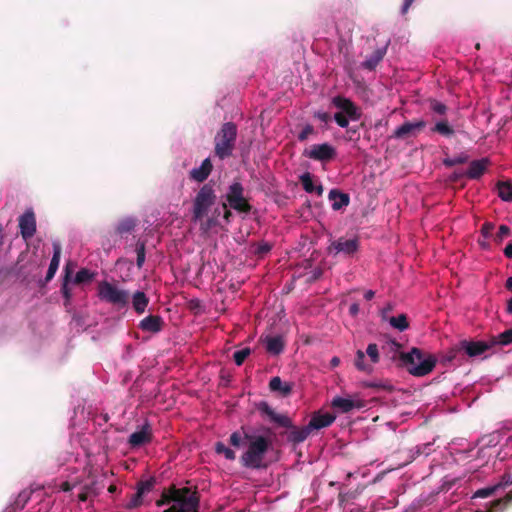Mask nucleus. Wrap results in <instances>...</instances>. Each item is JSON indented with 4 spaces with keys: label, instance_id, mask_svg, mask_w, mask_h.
Segmentation results:
<instances>
[{
    "label": "nucleus",
    "instance_id": "nucleus-2",
    "mask_svg": "<svg viewBox=\"0 0 512 512\" xmlns=\"http://www.w3.org/2000/svg\"><path fill=\"white\" fill-rule=\"evenodd\" d=\"M256 409L264 419L280 427L290 429V432L287 434V440L293 445L304 442L312 432L308 425L301 428L295 427L287 415L278 414L266 401L257 403Z\"/></svg>",
    "mask_w": 512,
    "mask_h": 512
},
{
    "label": "nucleus",
    "instance_id": "nucleus-48",
    "mask_svg": "<svg viewBox=\"0 0 512 512\" xmlns=\"http://www.w3.org/2000/svg\"><path fill=\"white\" fill-rule=\"evenodd\" d=\"M510 235V228L507 225H501L498 232L494 236V241L501 244L502 241Z\"/></svg>",
    "mask_w": 512,
    "mask_h": 512
},
{
    "label": "nucleus",
    "instance_id": "nucleus-14",
    "mask_svg": "<svg viewBox=\"0 0 512 512\" xmlns=\"http://www.w3.org/2000/svg\"><path fill=\"white\" fill-rule=\"evenodd\" d=\"M425 127L426 122L424 120L405 122L394 131L393 137L397 139H405L411 136H416L417 133L422 131Z\"/></svg>",
    "mask_w": 512,
    "mask_h": 512
},
{
    "label": "nucleus",
    "instance_id": "nucleus-42",
    "mask_svg": "<svg viewBox=\"0 0 512 512\" xmlns=\"http://www.w3.org/2000/svg\"><path fill=\"white\" fill-rule=\"evenodd\" d=\"M250 354L251 349L249 347H245L234 352L233 360L237 366H241Z\"/></svg>",
    "mask_w": 512,
    "mask_h": 512
},
{
    "label": "nucleus",
    "instance_id": "nucleus-12",
    "mask_svg": "<svg viewBox=\"0 0 512 512\" xmlns=\"http://www.w3.org/2000/svg\"><path fill=\"white\" fill-rule=\"evenodd\" d=\"M359 249V241L357 238L353 239H345L339 238L328 246V252L330 254L337 255L338 253H343L345 255L351 256Z\"/></svg>",
    "mask_w": 512,
    "mask_h": 512
},
{
    "label": "nucleus",
    "instance_id": "nucleus-31",
    "mask_svg": "<svg viewBox=\"0 0 512 512\" xmlns=\"http://www.w3.org/2000/svg\"><path fill=\"white\" fill-rule=\"evenodd\" d=\"M498 196L506 202L512 201V184L509 181H499L497 183Z\"/></svg>",
    "mask_w": 512,
    "mask_h": 512
},
{
    "label": "nucleus",
    "instance_id": "nucleus-63",
    "mask_svg": "<svg viewBox=\"0 0 512 512\" xmlns=\"http://www.w3.org/2000/svg\"><path fill=\"white\" fill-rule=\"evenodd\" d=\"M505 287L512 292V277H509L506 280Z\"/></svg>",
    "mask_w": 512,
    "mask_h": 512
},
{
    "label": "nucleus",
    "instance_id": "nucleus-28",
    "mask_svg": "<svg viewBox=\"0 0 512 512\" xmlns=\"http://www.w3.org/2000/svg\"><path fill=\"white\" fill-rule=\"evenodd\" d=\"M400 349L401 345L396 340L390 338L386 339L381 346L382 352L390 359H395L397 355L400 356Z\"/></svg>",
    "mask_w": 512,
    "mask_h": 512
},
{
    "label": "nucleus",
    "instance_id": "nucleus-17",
    "mask_svg": "<svg viewBox=\"0 0 512 512\" xmlns=\"http://www.w3.org/2000/svg\"><path fill=\"white\" fill-rule=\"evenodd\" d=\"M164 325L165 323L161 316L148 315L139 322L138 326L143 332L156 334L162 331Z\"/></svg>",
    "mask_w": 512,
    "mask_h": 512
},
{
    "label": "nucleus",
    "instance_id": "nucleus-41",
    "mask_svg": "<svg viewBox=\"0 0 512 512\" xmlns=\"http://www.w3.org/2000/svg\"><path fill=\"white\" fill-rule=\"evenodd\" d=\"M429 107H430L431 111H433L435 114L440 115V116L445 115L448 111L447 105H445L444 103H442L436 99L429 100Z\"/></svg>",
    "mask_w": 512,
    "mask_h": 512
},
{
    "label": "nucleus",
    "instance_id": "nucleus-64",
    "mask_svg": "<svg viewBox=\"0 0 512 512\" xmlns=\"http://www.w3.org/2000/svg\"><path fill=\"white\" fill-rule=\"evenodd\" d=\"M506 310L509 314H512V298L508 300Z\"/></svg>",
    "mask_w": 512,
    "mask_h": 512
},
{
    "label": "nucleus",
    "instance_id": "nucleus-57",
    "mask_svg": "<svg viewBox=\"0 0 512 512\" xmlns=\"http://www.w3.org/2000/svg\"><path fill=\"white\" fill-rule=\"evenodd\" d=\"M360 311V306L358 303H353L349 307V314L353 317H356Z\"/></svg>",
    "mask_w": 512,
    "mask_h": 512
},
{
    "label": "nucleus",
    "instance_id": "nucleus-44",
    "mask_svg": "<svg viewBox=\"0 0 512 512\" xmlns=\"http://www.w3.org/2000/svg\"><path fill=\"white\" fill-rule=\"evenodd\" d=\"M300 182L303 186V189L308 193H313L315 190V185L313 183L312 176L309 172L304 173L300 177Z\"/></svg>",
    "mask_w": 512,
    "mask_h": 512
},
{
    "label": "nucleus",
    "instance_id": "nucleus-49",
    "mask_svg": "<svg viewBox=\"0 0 512 512\" xmlns=\"http://www.w3.org/2000/svg\"><path fill=\"white\" fill-rule=\"evenodd\" d=\"M495 485L499 490L512 485V474L506 471Z\"/></svg>",
    "mask_w": 512,
    "mask_h": 512
},
{
    "label": "nucleus",
    "instance_id": "nucleus-43",
    "mask_svg": "<svg viewBox=\"0 0 512 512\" xmlns=\"http://www.w3.org/2000/svg\"><path fill=\"white\" fill-rule=\"evenodd\" d=\"M497 491H499V489L494 484L492 486L478 489L474 493L473 498H487V497H490V496H493L494 494H496Z\"/></svg>",
    "mask_w": 512,
    "mask_h": 512
},
{
    "label": "nucleus",
    "instance_id": "nucleus-1",
    "mask_svg": "<svg viewBox=\"0 0 512 512\" xmlns=\"http://www.w3.org/2000/svg\"><path fill=\"white\" fill-rule=\"evenodd\" d=\"M216 201L217 195L212 182L203 184L192 201L191 220L199 223V229L203 234H208L212 228L219 225L218 218L221 214L219 207L215 208L209 216V211Z\"/></svg>",
    "mask_w": 512,
    "mask_h": 512
},
{
    "label": "nucleus",
    "instance_id": "nucleus-4",
    "mask_svg": "<svg viewBox=\"0 0 512 512\" xmlns=\"http://www.w3.org/2000/svg\"><path fill=\"white\" fill-rule=\"evenodd\" d=\"M245 439L249 444L240 457L242 466L250 469L262 468L264 457L272 444L271 439L263 435L250 434H245Z\"/></svg>",
    "mask_w": 512,
    "mask_h": 512
},
{
    "label": "nucleus",
    "instance_id": "nucleus-15",
    "mask_svg": "<svg viewBox=\"0 0 512 512\" xmlns=\"http://www.w3.org/2000/svg\"><path fill=\"white\" fill-rule=\"evenodd\" d=\"M152 441V429L148 423H145L140 430L133 432L128 439V444L132 448H138Z\"/></svg>",
    "mask_w": 512,
    "mask_h": 512
},
{
    "label": "nucleus",
    "instance_id": "nucleus-8",
    "mask_svg": "<svg viewBox=\"0 0 512 512\" xmlns=\"http://www.w3.org/2000/svg\"><path fill=\"white\" fill-rule=\"evenodd\" d=\"M332 104L341 110L334 114L335 122L341 127L346 128L349 125V119L357 121L361 117V111L349 98L343 96H335L332 99Z\"/></svg>",
    "mask_w": 512,
    "mask_h": 512
},
{
    "label": "nucleus",
    "instance_id": "nucleus-20",
    "mask_svg": "<svg viewBox=\"0 0 512 512\" xmlns=\"http://www.w3.org/2000/svg\"><path fill=\"white\" fill-rule=\"evenodd\" d=\"M490 161L488 158H482L480 160H473L469 164V168L465 175L469 179H479L486 171Z\"/></svg>",
    "mask_w": 512,
    "mask_h": 512
},
{
    "label": "nucleus",
    "instance_id": "nucleus-21",
    "mask_svg": "<svg viewBox=\"0 0 512 512\" xmlns=\"http://www.w3.org/2000/svg\"><path fill=\"white\" fill-rule=\"evenodd\" d=\"M328 198L333 202L332 209L335 211L341 210L342 208L348 206L350 203L349 195L339 191L338 189L330 190Z\"/></svg>",
    "mask_w": 512,
    "mask_h": 512
},
{
    "label": "nucleus",
    "instance_id": "nucleus-56",
    "mask_svg": "<svg viewBox=\"0 0 512 512\" xmlns=\"http://www.w3.org/2000/svg\"><path fill=\"white\" fill-rule=\"evenodd\" d=\"M222 209H223V218L224 220L226 221V223H229L230 222V219L232 217V212L231 210L228 208V204L223 202L222 205H221Z\"/></svg>",
    "mask_w": 512,
    "mask_h": 512
},
{
    "label": "nucleus",
    "instance_id": "nucleus-40",
    "mask_svg": "<svg viewBox=\"0 0 512 512\" xmlns=\"http://www.w3.org/2000/svg\"><path fill=\"white\" fill-rule=\"evenodd\" d=\"M135 252L137 254L136 265L139 269H141L145 262L146 250L144 242H137Z\"/></svg>",
    "mask_w": 512,
    "mask_h": 512
},
{
    "label": "nucleus",
    "instance_id": "nucleus-55",
    "mask_svg": "<svg viewBox=\"0 0 512 512\" xmlns=\"http://www.w3.org/2000/svg\"><path fill=\"white\" fill-rule=\"evenodd\" d=\"M314 118H317L321 122L328 123L331 120V116L328 112L317 111L314 113Z\"/></svg>",
    "mask_w": 512,
    "mask_h": 512
},
{
    "label": "nucleus",
    "instance_id": "nucleus-27",
    "mask_svg": "<svg viewBox=\"0 0 512 512\" xmlns=\"http://www.w3.org/2000/svg\"><path fill=\"white\" fill-rule=\"evenodd\" d=\"M149 304V298L142 291H136L132 297V306L137 314L145 312Z\"/></svg>",
    "mask_w": 512,
    "mask_h": 512
},
{
    "label": "nucleus",
    "instance_id": "nucleus-34",
    "mask_svg": "<svg viewBox=\"0 0 512 512\" xmlns=\"http://www.w3.org/2000/svg\"><path fill=\"white\" fill-rule=\"evenodd\" d=\"M469 156L466 153H461L453 158L446 157L443 159V165L447 168H451L455 165L464 164L468 162Z\"/></svg>",
    "mask_w": 512,
    "mask_h": 512
},
{
    "label": "nucleus",
    "instance_id": "nucleus-18",
    "mask_svg": "<svg viewBox=\"0 0 512 512\" xmlns=\"http://www.w3.org/2000/svg\"><path fill=\"white\" fill-rule=\"evenodd\" d=\"M336 419V416L331 413H315L311 417L308 426L313 430H319L322 428L329 427Z\"/></svg>",
    "mask_w": 512,
    "mask_h": 512
},
{
    "label": "nucleus",
    "instance_id": "nucleus-54",
    "mask_svg": "<svg viewBox=\"0 0 512 512\" xmlns=\"http://www.w3.org/2000/svg\"><path fill=\"white\" fill-rule=\"evenodd\" d=\"M229 441H230V444L233 445L234 447H240L241 442H242L241 435L238 432H233L230 435Z\"/></svg>",
    "mask_w": 512,
    "mask_h": 512
},
{
    "label": "nucleus",
    "instance_id": "nucleus-13",
    "mask_svg": "<svg viewBox=\"0 0 512 512\" xmlns=\"http://www.w3.org/2000/svg\"><path fill=\"white\" fill-rule=\"evenodd\" d=\"M492 348L491 340L488 341H472V340H461L460 349L463 350V355L470 358H474L482 355L486 351Z\"/></svg>",
    "mask_w": 512,
    "mask_h": 512
},
{
    "label": "nucleus",
    "instance_id": "nucleus-37",
    "mask_svg": "<svg viewBox=\"0 0 512 512\" xmlns=\"http://www.w3.org/2000/svg\"><path fill=\"white\" fill-rule=\"evenodd\" d=\"M390 324L392 327L398 329L399 331H404L409 327V323L405 314L391 317Z\"/></svg>",
    "mask_w": 512,
    "mask_h": 512
},
{
    "label": "nucleus",
    "instance_id": "nucleus-51",
    "mask_svg": "<svg viewBox=\"0 0 512 512\" xmlns=\"http://www.w3.org/2000/svg\"><path fill=\"white\" fill-rule=\"evenodd\" d=\"M494 230V224L491 222H485L481 227V234L483 237L488 238L492 235V231Z\"/></svg>",
    "mask_w": 512,
    "mask_h": 512
},
{
    "label": "nucleus",
    "instance_id": "nucleus-50",
    "mask_svg": "<svg viewBox=\"0 0 512 512\" xmlns=\"http://www.w3.org/2000/svg\"><path fill=\"white\" fill-rule=\"evenodd\" d=\"M142 498H143V496L138 491H136V493L132 495V497L126 507L128 509H135V508L140 507L143 503Z\"/></svg>",
    "mask_w": 512,
    "mask_h": 512
},
{
    "label": "nucleus",
    "instance_id": "nucleus-45",
    "mask_svg": "<svg viewBox=\"0 0 512 512\" xmlns=\"http://www.w3.org/2000/svg\"><path fill=\"white\" fill-rule=\"evenodd\" d=\"M366 354L370 358V361L372 364H376L379 362L380 356H379V348H378L377 344L370 343L367 346Z\"/></svg>",
    "mask_w": 512,
    "mask_h": 512
},
{
    "label": "nucleus",
    "instance_id": "nucleus-32",
    "mask_svg": "<svg viewBox=\"0 0 512 512\" xmlns=\"http://www.w3.org/2000/svg\"><path fill=\"white\" fill-rule=\"evenodd\" d=\"M490 340L492 347L496 345L506 346L512 343V333L510 329H507L504 332L498 334L497 336L491 337Z\"/></svg>",
    "mask_w": 512,
    "mask_h": 512
},
{
    "label": "nucleus",
    "instance_id": "nucleus-10",
    "mask_svg": "<svg viewBox=\"0 0 512 512\" xmlns=\"http://www.w3.org/2000/svg\"><path fill=\"white\" fill-rule=\"evenodd\" d=\"M303 155L315 161L329 162L336 157L337 152L331 144L322 143L312 145Z\"/></svg>",
    "mask_w": 512,
    "mask_h": 512
},
{
    "label": "nucleus",
    "instance_id": "nucleus-58",
    "mask_svg": "<svg viewBox=\"0 0 512 512\" xmlns=\"http://www.w3.org/2000/svg\"><path fill=\"white\" fill-rule=\"evenodd\" d=\"M413 2H414V0H404L403 6H402V9H401V13L403 15L408 12V10L411 7Z\"/></svg>",
    "mask_w": 512,
    "mask_h": 512
},
{
    "label": "nucleus",
    "instance_id": "nucleus-52",
    "mask_svg": "<svg viewBox=\"0 0 512 512\" xmlns=\"http://www.w3.org/2000/svg\"><path fill=\"white\" fill-rule=\"evenodd\" d=\"M68 278H69V273L68 271L66 272V276H65V280H64V283L62 285V293H63V296L65 298V300L68 302L71 298V290L70 288L68 287Z\"/></svg>",
    "mask_w": 512,
    "mask_h": 512
},
{
    "label": "nucleus",
    "instance_id": "nucleus-53",
    "mask_svg": "<svg viewBox=\"0 0 512 512\" xmlns=\"http://www.w3.org/2000/svg\"><path fill=\"white\" fill-rule=\"evenodd\" d=\"M272 249V246L267 242H261L257 245L255 252L258 255H264Z\"/></svg>",
    "mask_w": 512,
    "mask_h": 512
},
{
    "label": "nucleus",
    "instance_id": "nucleus-47",
    "mask_svg": "<svg viewBox=\"0 0 512 512\" xmlns=\"http://www.w3.org/2000/svg\"><path fill=\"white\" fill-rule=\"evenodd\" d=\"M315 129L311 124H307L303 127L301 132L298 134L297 139L300 142L306 141L311 135L315 134Z\"/></svg>",
    "mask_w": 512,
    "mask_h": 512
},
{
    "label": "nucleus",
    "instance_id": "nucleus-38",
    "mask_svg": "<svg viewBox=\"0 0 512 512\" xmlns=\"http://www.w3.org/2000/svg\"><path fill=\"white\" fill-rule=\"evenodd\" d=\"M215 451L218 454H223L227 460L233 461L236 459L235 452L227 447L223 442H216L215 443Z\"/></svg>",
    "mask_w": 512,
    "mask_h": 512
},
{
    "label": "nucleus",
    "instance_id": "nucleus-30",
    "mask_svg": "<svg viewBox=\"0 0 512 512\" xmlns=\"http://www.w3.org/2000/svg\"><path fill=\"white\" fill-rule=\"evenodd\" d=\"M431 131L445 137H451L454 135V129L446 119L436 122Z\"/></svg>",
    "mask_w": 512,
    "mask_h": 512
},
{
    "label": "nucleus",
    "instance_id": "nucleus-11",
    "mask_svg": "<svg viewBox=\"0 0 512 512\" xmlns=\"http://www.w3.org/2000/svg\"><path fill=\"white\" fill-rule=\"evenodd\" d=\"M331 406L341 413H349L354 409H363L366 407V401L354 395L350 398L334 397Z\"/></svg>",
    "mask_w": 512,
    "mask_h": 512
},
{
    "label": "nucleus",
    "instance_id": "nucleus-26",
    "mask_svg": "<svg viewBox=\"0 0 512 512\" xmlns=\"http://www.w3.org/2000/svg\"><path fill=\"white\" fill-rule=\"evenodd\" d=\"M284 340L281 336H269L266 338V351L272 355H279L284 350Z\"/></svg>",
    "mask_w": 512,
    "mask_h": 512
},
{
    "label": "nucleus",
    "instance_id": "nucleus-29",
    "mask_svg": "<svg viewBox=\"0 0 512 512\" xmlns=\"http://www.w3.org/2000/svg\"><path fill=\"white\" fill-rule=\"evenodd\" d=\"M512 502V491L508 492L505 497L493 500L489 504V508L485 511L476 512H493L495 510H505L506 507Z\"/></svg>",
    "mask_w": 512,
    "mask_h": 512
},
{
    "label": "nucleus",
    "instance_id": "nucleus-5",
    "mask_svg": "<svg viewBox=\"0 0 512 512\" xmlns=\"http://www.w3.org/2000/svg\"><path fill=\"white\" fill-rule=\"evenodd\" d=\"M172 500L173 504L163 512H199L200 496L196 490L172 485Z\"/></svg>",
    "mask_w": 512,
    "mask_h": 512
},
{
    "label": "nucleus",
    "instance_id": "nucleus-22",
    "mask_svg": "<svg viewBox=\"0 0 512 512\" xmlns=\"http://www.w3.org/2000/svg\"><path fill=\"white\" fill-rule=\"evenodd\" d=\"M464 360L463 350L460 349V341L451 347L441 358V362L443 364L456 362L457 365H461Z\"/></svg>",
    "mask_w": 512,
    "mask_h": 512
},
{
    "label": "nucleus",
    "instance_id": "nucleus-25",
    "mask_svg": "<svg viewBox=\"0 0 512 512\" xmlns=\"http://www.w3.org/2000/svg\"><path fill=\"white\" fill-rule=\"evenodd\" d=\"M386 54L385 48L376 49L371 56H369L364 62L361 63L362 68L372 71L382 61Z\"/></svg>",
    "mask_w": 512,
    "mask_h": 512
},
{
    "label": "nucleus",
    "instance_id": "nucleus-9",
    "mask_svg": "<svg viewBox=\"0 0 512 512\" xmlns=\"http://www.w3.org/2000/svg\"><path fill=\"white\" fill-rule=\"evenodd\" d=\"M226 201L231 209H234L239 213L248 214L252 210V206L244 197V187L238 181L233 182L229 186L226 194Z\"/></svg>",
    "mask_w": 512,
    "mask_h": 512
},
{
    "label": "nucleus",
    "instance_id": "nucleus-23",
    "mask_svg": "<svg viewBox=\"0 0 512 512\" xmlns=\"http://www.w3.org/2000/svg\"><path fill=\"white\" fill-rule=\"evenodd\" d=\"M269 389L272 392H277L282 397H287L292 393L293 384L288 382H283L280 377L275 376L271 378L269 382Z\"/></svg>",
    "mask_w": 512,
    "mask_h": 512
},
{
    "label": "nucleus",
    "instance_id": "nucleus-60",
    "mask_svg": "<svg viewBox=\"0 0 512 512\" xmlns=\"http://www.w3.org/2000/svg\"><path fill=\"white\" fill-rule=\"evenodd\" d=\"M339 364H340V358H339V357H337V356H334V357L330 360V366H331L332 368H335V367L339 366Z\"/></svg>",
    "mask_w": 512,
    "mask_h": 512
},
{
    "label": "nucleus",
    "instance_id": "nucleus-59",
    "mask_svg": "<svg viewBox=\"0 0 512 512\" xmlns=\"http://www.w3.org/2000/svg\"><path fill=\"white\" fill-rule=\"evenodd\" d=\"M503 252L507 258L512 259V242L505 247Z\"/></svg>",
    "mask_w": 512,
    "mask_h": 512
},
{
    "label": "nucleus",
    "instance_id": "nucleus-3",
    "mask_svg": "<svg viewBox=\"0 0 512 512\" xmlns=\"http://www.w3.org/2000/svg\"><path fill=\"white\" fill-rule=\"evenodd\" d=\"M400 361L402 366L416 377L430 374L437 364V358L433 354H426L417 347H413L407 353H400Z\"/></svg>",
    "mask_w": 512,
    "mask_h": 512
},
{
    "label": "nucleus",
    "instance_id": "nucleus-7",
    "mask_svg": "<svg viewBox=\"0 0 512 512\" xmlns=\"http://www.w3.org/2000/svg\"><path fill=\"white\" fill-rule=\"evenodd\" d=\"M98 297L101 301L118 309L125 308L130 301V294L127 290L108 281H102L98 284Z\"/></svg>",
    "mask_w": 512,
    "mask_h": 512
},
{
    "label": "nucleus",
    "instance_id": "nucleus-19",
    "mask_svg": "<svg viewBox=\"0 0 512 512\" xmlns=\"http://www.w3.org/2000/svg\"><path fill=\"white\" fill-rule=\"evenodd\" d=\"M213 170V165L210 158H206L202 161L200 167L194 168L189 172V176L192 180L202 183L204 182Z\"/></svg>",
    "mask_w": 512,
    "mask_h": 512
},
{
    "label": "nucleus",
    "instance_id": "nucleus-6",
    "mask_svg": "<svg viewBox=\"0 0 512 512\" xmlns=\"http://www.w3.org/2000/svg\"><path fill=\"white\" fill-rule=\"evenodd\" d=\"M237 138V126L233 122H226L221 126L214 138L215 155L223 160L232 155Z\"/></svg>",
    "mask_w": 512,
    "mask_h": 512
},
{
    "label": "nucleus",
    "instance_id": "nucleus-35",
    "mask_svg": "<svg viewBox=\"0 0 512 512\" xmlns=\"http://www.w3.org/2000/svg\"><path fill=\"white\" fill-rule=\"evenodd\" d=\"M156 484V479L151 477L147 480H141L137 483V491L144 496L145 494L151 492Z\"/></svg>",
    "mask_w": 512,
    "mask_h": 512
},
{
    "label": "nucleus",
    "instance_id": "nucleus-61",
    "mask_svg": "<svg viewBox=\"0 0 512 512\" xmlns=\"http://www.w3.org/2000/svg\"><path fill=\"white\" fill-rule=\"evenodd\" d=\"M375 296V292L373 290H367L365 293H364V298L369 301L371 299H373V297Z\"/></svg>",
    "mask_w": 512,
    "mask_h": 512
},
{
    "label": "nucleus",
    "instance_id": "nucleus-36",
    "mask_svg": "<svg viewBox=\"0 0 512 512\" xmlns=\"http://www.w3.org/2000/svg\"><path fill=\"white\" fill-rule=\"evenodd\" d=\"M135 226H136L135 220H133L131 218H126L119 222V224L117 225L116 231L118 234L123 235V234L131 232L135 228Z\"/></svg>",
    "mask_w": 512,
    "mask_h": 512
},
{
    "label": "nucleus",
    "instance_id": "nucleus-62",
    "mask_svg": "<svg viewBox=\"0 0 512 512\" xmlns=\"http://www.w3.org/2000/svg\"><path fill=\"white\" fill-rule=\"evenodd\" d=\"M61 489L65 492H68L72 490V486L69 482L65 481L61 484Z\"/></svg>",
    "mask_w": 512,
    "mask_h": 512
},
{
    "label": "nucleus",
    "instance_id": "nucleus-46",
    "mask_svg": "<svg viewBox=\"0 0 512 512\" xmlns=\"http://www.w3.org/2000/svg\"><path fill=\"white\" fill-rule=\"evenodd\" d=\"M170 503H173V500H172V486L169 487L167 490H164L162 492L160 499H158L156 501V505L158 507H161V506H164V505H168Z\"/></svg>",
    "mask_w": 512,
    "mask_h": 512
},
{
    "label": "nucleus",
    "instance_id": "nucleus-39",
    "mask_svg": "<svg viewBox=\"0 0 512 512\" xmlns=\"http://www.w3.org/2000/svg\"><path fill=\"white\" fill-rule=\"evenodd\" d=\"M93 276V273H91L88 269L82 268L76 273L74 277V283L83 284L90 282L93 279Z\"/></svg>",
    "mask_w": 512,
    "mask_h": 512
},
{
    "label": "nucleus",
    "instance_id": "nucleus-33",
    "mask_svg": "<svg viewBox=\"0 0 512 512\" xmlns=\"http://www.w3.org/2000/svg\"><path fill=\"white\" fill-rule=\"evenodd\" d=\"M354 364H355V367L359 371H363V372H371L372 371V365L368 364L365 361V353L362 350H358L356 352Z\"/></svg>",
    "mask_w": 512,
    "mask_h": 512
},
{
    "label": "nucleus",
    "instance_id": "nucleus-16",
    "mask_svg": "<svg viewBox=\"0 0 512 512\" xmlns=\"http://www.w3.org/2000/svg\"><path fill=\"white\" fill-rule=\"evenodd\" d=\"M19 228L22 237L27 240L34 236L36 232V220L32 211H26L19 218Z\"/></svg>",
    "mask_w": 512,
    "mask_h": 512
},
{
    "label": "nucleus",
    "instance_id": "nucleus-24",
    "mask_svg": "<svg viewBox=\"0 0 512 512\" xmlns=\"http://www.w3.org/2000/svg\"><path fill=\"white\" fill-rule=\"evenodd\" d=\"M60 257H61V245L59 243H53V256H52V259H51V262H50V265H49V268H48V271H47V274H46V281H50L58 267H59V263H60Z\"/></svg>",
    "mask_w": 512,
    "mask_h": 512
}]
</instances>
